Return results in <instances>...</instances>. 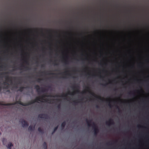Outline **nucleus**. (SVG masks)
<instances>
[{
    "mask_svg": "<svg viewBox=\"0 0 149 149\" xmlns=\"http://www.w3.org/2000/svg\"><path fill=\"white\" fill-rule=\"evenodd\" d=\"M51 97V95H42L41 97H37L35 99L32 100L27 103H23L20 100L17 101L15 102L8 103H4L3 102L0 101V105L3 106H11L14 105L16 104H18L23 106H28L32 104L35 102H37L38 101H41V100H44V98L45 97Z\"/></svg>",
    "mask_w": 149,
    "mask_h": 149,
    "instance_id": "nucleus-1",
    "label": "nucleus"
},
{
    "mask_svg": "<svg viewBox=\"0 0 149 149\" xmlns=\"http://www.w3.org/2000/svg\"><path fill=\"white\" fill-rule=\"evenodd\" d=\"M86 121L88 126L90 127L92 126L91 125V123L92 122V120H88V119H86ZM92 126L94 129V135H96L98 132H99V130L97 127L94 122L93 123Z\"/></svg>",
    "mask_w": 149,
    "mask_h": 149,
    "instance_id": "nucleus-2",
    "label": "nucleus"
},
{
    "mask_svg": "<svg viewBox=\"0 0 149 149\" xmlns=\"http://www.w3.org/2000/svg\"><path fill=\"white\" fill-rule=\"evenodd\" d=\"M38 117L40 118H44L45 119H48L49 118V116L45 114H40L38 115Z\"/></svg>",
    "mask_w": 149,
    "mask_h": 149,
    "instance_id": "nucleus-3",
    "label": "nucleus"
},
{
    "mask_svg": "<svg viewBox=\"0 0 149 149\" xmlns=\"http://www.w3.org/2000/svg\"><path fill=\"white\" fill-rule=\"evenodd\" d=\"M21 120V122L23 127H27L29 125V124L24 119H22Z\"/></svg>",
    "mask_w": 149,
    "mask_h": 149,
    "instance_id": "nucleus-4",
    "label": "nucleus"
},
{
    "mask_svg": "<svg viewBox=\"0 0 149 149\" xmlns=\"http://www.w3.org/2000/svg\"><path fill=\"white\" fill-rule=\"evenodd\" d=\"M114 123L113 120L111 119H110L108 121H106V124L109 126L113 125Z\"/></svg>",
    "mask_w": 149,
    "mask_h": 149,
    "instance_id": "nucleus-5",
    "label": "nucleus"
},
{
    "mask_svg": "<svg viewBox=\"0 0 149 149\" xmlns=\"http://www.w3.org/2000/svg\"><path fill=\"white\" fill-rule=\"evenodd\" d=\"M88 92L89 93L91 94V95H92L94 96H95V97H96L97 98H98V99L100 100H102V98H101V97L100 96H98V97H97V96H96L94 94V93H93V92H92L91 91H88Z\"/></svg>",
    "mask_w": 149,
    "mask_h": 149,
    "instance_id": "nucleus-6",
    "label": "nucleus"
},
{
    "mask_svg": "<svg viewBox=\"0 0 149 149\" xmlns=\"http://www.w3.org/2000/svg\"><path fill=\"white\" fill-rule=\"evenodd\" d=\"M79 86H78L73 85L72 86V88L74 89H76V91L77 93L79 92V90L78 89Z\"/></svg>",
    "mask_w": 149,
    "mask_h": 149,
    "instance_id": "nucleus-7",
    "label": "nucleus"
},
{
    "mask_svg": "<svg viewBox=\"0 0 149 149\" xmlns=\"http://www.w3.org/2000/svg\"><path fill=\"white\" fill-rule=\"evenodd\" d=\"M5 78L7 81H10L11 82L12 81L11 77H9L8 76H5Z\"/></svg>",
    "mask_w": 149,
    "mask_h": 149,
    "instance_id": "nucleus-8",
    "label": "nucleus"
},
{
    "mask_svg": "<svg viewBox=\"0 0 149 149\" xmlns=\"http://www.w3.org/2000/svg\"><path fill=\"white\" fill-rule=\"evenodd\" d=\"M35 126H34L33 127L32 125H30L29 126V128H28V130L29 131H31L35 129Z\"/></svg>",
    "mask_w": 149,
    "mask_h": 149,
    "instance_id": "nucleus-9",
    "label": "nucleus"
},
{
    "mask_svg": "<svg viewBox=\"0 0 149 149\" xmlns=\"http://www.w3.org/2000/svg\"><path fill=\"white\" fill-rule=\"evenodd\" d=\"M35 88L36 89L38 93L40 92V88L39 86L38 85L35 86Z\"/></svg>",
    "mask_w": 149,
    "mask_h": 149,
    "instance_id": "nucleus-10",
    "label": "nucleus"
},
{
    "mask_svg": "<svg viewBox=\"0 0 149 149\" xmlns=\"http://www.w3.org/2000/svg\"><path fill=\"white\" fill-rule=\"evenodd\" d=\"M13 146V145L11 143H9L7 146V148L8 149H11V147Z\"/></svg>",
    "mask_w": 149,
    "mask_h": 149,
    "instance_id": "nucleus-11",
    "label": "nucleus"
},
{
    "mask_svg": "<svg viewBox=\"0 0 149 149\" xmlns=\"http://www.w3.org/2000/svg\"><path fill=\"white\" fill-rule=\"evenodd\" d=\"M52 101H53L52 103H53L54 102V99L52 100H49V99H46L45 100V102H48L49 103H51Z\"/></svg>",
    "mask_w": 149,
    "mask_h": 149,
    "instance_id": "nucleus-12",
    "label": "nucleus"
},
{
    "mask_svg": "<svg viewBox=\"0 0 149 149\" xmlns=\"http://www.w3.org/2000/svg\"><path fill=\"white\" fill-rule=\"evenodd\" d=\"M38 131L40 133L43 134L44 132L43 130L41 127H39L38 128Z\"/></svg>",
    "mask_w": 149,
    "mask_h": 149,
    "instance_id": "nucleus-13",
    "label": "nucleus"
},
{
    "mask_svg": "<svg viewBox=\"0 0 149 149\" xmlns=\"http://www.w3.org/2000/svg\"><path fill=\"white\" fill-rule=\"evenodd\" d=\"M66 124V123L65 121H64L62 123L61 125V126L63 129L64 128Z\"/></svg>",
    "mask_w": 149,
    "mask_h": 149,
    "instance_id": "nucleus-14",
    "label": "nucleus"
},
{
    "mask_svg": "<svg viewBox=\"0 0 149 149\" xmlns=\"http://www.w3.org/2000/svg\"><path fill=\"white\" fill-rule=\"evenodd\" d=\"M58 128V126L57 125L56 127H55L53 131L52 132V134H53L56 131Z\"/></svg>",
    "mask_w": 149,
    "mask_h": 149,
    "instance_id": "nucleus-15",
    "label": "nucleus"
},
{
    "mask_svg": "<svg viewBox=\"0 0 149 149\" xmlns=\"http://www.w3.org/2000/svg\"><path fill=\"white\" fill-rule=\"evenodd\" d=\"M43 147L44 149H47V143L45 142H44L43 144Z\"/></svg>",
    "mask_w": 149,
    "mask_h": 149,
    "instance_id": "nucleus-16",
    "label": "nucleus"
},
{
    "mask_svg": "<svg viewBox=\"0 0 149 149\" xmlns=\"http://www.w3.org/2000/svg\"><path fill=\"white\" fill-rule=\"evenodd\" d=\"M26 87H21L19 88V89H18V91L20 92H22L24 89Z\"/></svg>",
    "mask_w": 149,
    "mask_h": 149,
    "instance_id": "nucleus-17",
    "label": "nucleus"
},
{
    "mask_svg": "<svg viewBox=\"0 0 149 149\" xmlns=\"http://www.w3.org/2000/svg\"><path fill=\"white\" fill-rule=\"evenodd\" d=\"M7 141L6 139L5 138H3L2 139V142L4 145L6 144V142Z\"/></svg>",
    "mask_w": 149,
    "mask_h": 149,
    "instance_id": "nucleus-18",
    "label": "nucleus"
},
{
    "mask_svg": "<svg viewBox=\"0 0 149 149\" xmlns=\"http://www.w3.org/2000/svg\"><path fill=\"white\" fill-rule=\"evenodd\" d=\"M8 72H1L0 73V75L2 76L4 74H8Z\"/></svg>",
    "mask_w": 149,
    "mask_h": 149,
    "instance_id": "nucleus-19",
    "label": "nucleus"
},
{
    "mask_svg": "<svg viewBox=\"0 0 149 149\" xmlns=\"http://www.w3.org/2000/svg\"><path fill=\"white\" fill-rule=\"evenodd\" d=\"M47 91V89L42 88L41 91L42 93H44V92H46Z\"/></svg>",
    "mask_w": 149,
    "mask_h": 149,
    "instance_id": "nucleus-20",
    "label": "nucleus"
},
{
    "mask_svg": "<svg viewBox=\"0 0 149 149\" xmlns=\"http://www.w3.org/2000/svg\"><path fill=\"white\" fill-rule=\"evenodd\" d=\"M67 94H63L61 96V97H67Z\"/></svg>",
    "mask_w": 149,
    "mask_h": 149,
    "instance_id": "nucleus-21",
    "label": "nucleus"
},
{
    "mask_svg": "<svg viewBox=\"0 0 149 149\" xmlns=\"http://www.w3.org/2000/svg\"><path fill=\"white\" fill-rule=\"evenodd\" d=\"M75 92H74L73 93H71L70 91H69L68 93V94L71 95H74V93H75Z\"/></svg>",
    "mask_w": 149,
    "mask_h": 149,
    "instance_id": "nucleus-22",
    "label": "nucleus"
},
{
    "mask_svg": "<svg viewBox=\"0 0 149 149\" xmlns=\"http://www.w3.org/2000/svg\"><path fill=\"white\" fill-rule=\"evenodd\" d=\"M42 79H40V78H38V79H37V82H40L42 80Z\"/></svg>",
    "mask_w": 149,
    "mask_h": 149,
    "instance_id": "nucleus-23",
    "label": "nucleus"
},
{
    "mask_svg": "<svg viewBox=\"0 0 149 149\" xmlns=\"http://www.w3.org/2000/svg\"><path fill=\"white\" fill-rule=\"evenodd\" d=\"M22 66H23V67H24V68H25L26 70H29L30 69V68L28 67H25L23 65H22Z\"/></svg>",
    "mask_w": 149,
    "mask_h": 149,
    "instance_id": "nucleus-24",
    "label": "nucleus"
},
{
    "mask_svg": "<svg viewBox=\"0 0 149 149\" xmlns=\"http://www.w3.org/2000/svg\"><path fill=\"white\" fill-rule=\"evenodd\" d=\"M57 108L58 109H60V107H61V105H60V104H58L57 106Z\"/></svg>",
    "mask_w": 149,
    "mask_h": 149,
    "instance_id": "nucleus-25",
    "label": "nucleus"
},
{
    "mask_svg": "<svg viewBox=\"0 0 149 149\" xmlns=\"http://www.w3.org/2000/svg\"><path fill=\"white\" fill-rule=\"evenodd\" d=\"M117 108L118 109V112L119 113H120L121 111V110L117 106Z\"/></svg>",
    "mask_w": 149,
    "mask_h": 149,
    "instance_id": "nucleus-26",
    "label": "nucleus"
},
{
    "mask_svg": "<svg viewBox=\"0 0 149 149\" xmlns=\"http://www.w3.org/2000/svg\"><path fill=\"white\" fill-rule=\"evenodd\" d=\"M110 101H109V104H108V105L110 107H111V104H110Z\"/></svg>",
    "mask_w": 149,
    "mask_h": 149,
    "instance_id": "nucleus-27",
    "label": "nucleus"
},
{
    "mask_svg": "<svg viewBox=\"0 0 149 149\" xmlns=\"http://www.w3.org/2000/svg\"><path fill=\"white\" fill-rule=\"evenodd\" d=\"M66 75H68L70 76H71V74H65Z\"/></svg>",
    "mask_w": 149,
    "mask_h": 149,
    "instance_id": "nucleus-28",
    "label": "nucleus"
},
{
    "mask_svg": "<svg viewBox=\"0 0 149 149\" xmlns=\"http://www.w3.org/2000/svg\"><path fill=\"white\" fill-rule=\"evenodd\" d=\"M65 63L66 65L68 64V63L67 62V61H65Z\"/></svg>",
    "mask_w": 149,
    "mask_h": 149,
    "instance_id": "nucleus-29",
    "label": "nucleus"
},
{
    "mask_svg": "<svg viewBox=\"0 0 149 149\" xmlns=\"http://www.w3.org/2000/svg\"><path fill=\"white\" fill-rule=\"evenodd\" d=\"M45 67V66L44 65H41V67L42 68H43V67Z\"/></svg>",
    "mask_w": 149,
    "mask_h": 149,
    "instance_id": "nucleus-30",
    "label": "nucleus"
},
{
    "mask_svg": "<svg viewBox=\"0 0 149 149\" xmlns=\"http://www.w3.org/2000/svg\"><path fill=\"white\" fill-rule=\"evenodd\" d=\"M3 65H1L0 66V68H3Z\"/></svg>",
    "mask_w": 149,
    "mask_h": 149,
    "instance_id": "nucleus-31",
    "label": "nucleus"
},
{
    "mask_svg": "<svg viewBox=\"0 0 149 149\" xmlns=\"http://www.w3.org/2000/svg\"><path fill=\"white\" fill-rule=\"evenodd\" d=\"M96 107L97 108H99V106L98 105H96Z\"/></svg>",
    "mask_w": 149,
    "mask_h": 149,
    "instance_id": "nucleus-32",
    "label": "nucleus"
},
{
    "mask_svg": "<svg viewBox=\"0 0 149 149\" xmlns=\"http://www.w3.org/2000/svg\"><path fill=\"white\" fill-rule=\"evenodd\" d=\"M25 62L27 64H28V62L27 61H25Z\"/></svg>",
    "mask_w": 149,
    "mask_h": 149,
    "instance_id": "nucleus-33",
    "label": "nucleus"
},
{
    "mask_svg": "<svg viewBox=\"0 0 149 149\" xmlns=\"http://www.w3.org/2000/svg\"><path fill=\"white\" fill-rule=\"evenodd\" d=\"M73 102L75 103V104H76V103H77V102H76L75 101H73Z\"/></svg>",
    "mask_w": 149,
    "mask_h": 149,
    "instance_id": "nucleus-34",
    "label": "nucleus"
},
{
    "mask_svg": "<svg viewBox=\"0 0 149 149\" xmlns=\"http://www.w3.org/2000/svg\"><path fill=\"white\" fill-rule=\"evenodd\" d=\"M49 74H55L54 73H50Z\"/></svg>",
    "mask_w": 149,
    "mask_h": 149,
    "instance_id": "nucleus-35",
    "label": "nucleus"
},
{
    "mask_svg": "<svg viewBox=\"0 0 149 149\" xmlns=\"http://www.w3.org/2000/svg\"><path fill=\"white\" fill-rule=\"evenodd\" d=\"M86 88H87V89H88V90H89L90 89V88H89V87H86Z\"/></svg>",
    "mask_w": 149,
    "mask_h": 149,
    "instance_id": "nucleus-36",
    "label": "nucleus"
},
{
    "mask_svg": "<svg viewBox=\"0 0 149 149\" xmlns=\"http://www.w3.org/2000/svg\"><path fill=\"white\" fill-rule=\"evenodd\" d=\"M6 84H7V83H6V82H4V85H6Z\"/></svg>",
    "mask_w": 149,
    "mask_h": 149,
    "instance_id": "nucleus-37",
    "label": "nucleus"
},
{
    "mask_svg": "<svg viewBox=\"0 0 149 149\" xmlns=\"http://www.w3.org/2000/svg\"><path fill=\"white\" fill-rule=\"evenodd\" d=\"M54 65H58V64L56 63H54Z\"/></svg>",
    "mask_w": 149,
    "mask_h": 149,
    "instance_id": "nucleus-38",
    "label": "nucleus"
},
{
    "mask_svg": "<svg viewBox=\"0 0 149 149\" xmlns=\"http://www.w3.org/2000/svg\"><path fill=\"white\" fill-rule=\"evenodd\" d=\"M85 93V91H84V92H82V93Z\"/></svg>",
    "mask_w": 149,
    "mask_h": 149,
    "instance_id": "nucleus-39",
    "label": "nucleus"
},
{
    "mask_svg": "<svg viewBox=\"0 0 149 149\" xmlns=\"http://www.w3.org/2000/svg\"><path fill=\"white\" fill-rule=\"evenodd\" d=\"M129 94H131L132 93H131V92H130V93H129Z\"/></svg>",
    "mask_w": 149,
    "mask_h": 149,
    "instance_id": "nucleus-40",
    "label": "nucleus"
},
{
    "mask_svg": "<svg viewBox=\"0 0 149 149\" xmlns=\"http://www.w3.org/2000/svg\"><path fill=\"white\" fill-rule=\"evenodd\" d=\"M107 85V84H103V85L104 86H106V85Z\"/></svg>",
    "mask_w": 149,
    "mask_h": 149,
    "instance_id": "nucleus-41",
    "label": "nucleus"
},
{
    "mask_svg": "<svg viewBox=\"0 0 149 149\" xmlns=\"http://www.w3.org/2000/svg\"><path fill=\"white\" fill-rule=\"evenodd\" d=\"M1 90V87L0 86V90Z\"/></svg>",
    "mask_w": 149,
    "mask_h": 149,
    "instance_id": "nucleus-42",
    "label": "nucleus"
},
{
    "mask_svg": "<svg viewBox=\"0 0 149 149\" xmlns=\"http://www.w3.org/2000/svg\"><path fill=\"white\" fill-rule=\"evenodd\" d=\"M117 90V89H114V91H116V90Z\"/></svg>",
    "mask_w": 149,
    "mask_h": 149,
    "instance_id": "nucleus-43",
    "label": "nucleus"
},
{
    "mask_svg": "<svg viewBox=\"0 0 149 149\" xmlns=\"http://www.w3.org/2000/svg\"><path fill=\"white\" fill-rule=\"evenodd\" d=\"M7 91H8V92H9V91H9V90H8Z\"/></svg>",
    "mask_w": 149,
    "mask_h": 149,
    "instance_id": "nucleus-44",
    "label": "nucleus"
},
{
    "mask_svg": "<svg viewBox=\"0 0 149 149\" xmlns=\"http://www.w3.org/2000/svg\"><path fill=\"white\" fill-rule=\"evenodd\" d=\"M88 75H90V74H89V73H88Z\"/></svg>",
    "mask_w": 149,
    "mask_h": 149,
    "instance_id": "nucleus-45",
    "label": "nucleus"
},
{
    "mask_svg": "<svg viewBox=\"0 0 149 149\" xmlns=\"http://www.w3.org/2000/svg\"><path fill=\"white\" fill-rule=\"evenodd\" d=\"M5 88H7V87H5Z\"/></svg>",
    "mask_w": 149,
    "mask_h": 149,
    "instance_id": "nucleus-46",
    "label": "nucleus"
},
{
    "mask_svg": "<svg viewBox=\"0 0 149 149\" xmlns=\"http://www.w3.org/2000/svg\"><path fill=\"white\" fill-rule=\"evenodd\" d=\"M45 72H42L43 73H44Z\"/></svg>",
    "mask_w": 149,
    "mask_h": 149,
    "instance_id": "nucleus-47",
    "label": "nucleus"
},
{
    "mask_svg": "<svg viewBox=\"0 0 149 149\" xmlns=\"http://www.w3.org/2000/svg\"><path fill=\"white\" fill-rule=\"evenodd\" d=\"M108 144H109V143H107Z\"/></svg>",
    "mask_w": 149,
    "mask_h": 149,
    "instance_id": "nucleus-48",
    "label": "nucleus"
},
{
    "mask_svg": "<svg viewBox=\"0 0 149 149\" xmlns=\"http://www.w3.org/2000/svg\"><path fill=\"white\" fill-rule=\"evenodd\" d=\"M62 74V73H59V74Z\"/></svg>",
    "mask_w": 149,
    "mask_h": 149,
    "instance_id": "nucleus-49",
    "label": "nucleus"
},
{
    "mask_svg": "<svg viewBox=\"0 0 149 149\" xmlns=\"http://www.w3.org/2000/svg\"><path fill=\"white\" fill-rule=\"evenodd\" d=\"M15 78H16V77H14V79H15Z\"/></svg>",
    "mask_w": 149,
    "mask_h": 149,
    "instance_id": "nucleus-50",
    "label": "nucleus"
},
{
    "mask_svg": "<svg viewBox=\"0 0 149 149\" xmlns=\"http://www.w3.org/2000/svg\"><path fill=\"white\" fill-rule=\"evenodd\" d=\"M104 64H105V65H106V63H105Z\"/></svg>",
    "mask_w": 149,
    "mask_h": 149,
    "instance_id": "nucleus-51",
    "label": "nucleus"
},
{
    "mask_svg": "<svg viewBox=\"0 0 149 149\" xmlns=\"http://www.w3.org/2000/svg\"><path fill=\"white\" fill-rule=\"evenodd\" d=\"M73 78H74L75 77H73Z\"/></svg>",
    "mask_w": 149,
    "mask_h": 149,
    "instance_id": "nucleus-52",
    "label": "nucleus"
},
{
    "mask_svg": "<svg viewBox=\"0 0 149 149\" xmlns=\"http://www.w3.org/2000/svg\"><path fill=\"white\" fill-rule=\"evenodd\" d=\"M1 59V58H0V60Z\"/></svg>",
    "mask_w": 149,
    "mask_h": 149,
    "instance_id": "nucleus-53",
    "label": "nucleus"
}]
</instances>
